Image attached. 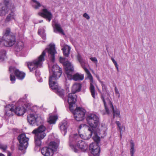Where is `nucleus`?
I'll return each instance as SVG.
<instances>
[{
	"label": "nucleus",
	"instance_id": "50",
	"mask_svg": "<svg viewBox=\"0 0 156 156\" xmlns=\"http://www.w3.org/2000/svg\"><path fill=\"white\" fill-rule=\"evenodd\" d=\"M43 20H41L40 21H39V23H41L43 22Z\"/></svg>",
	"mask_w": 156,
	"mask_h": 156
},
{
	"label": "nucleus",
	"instance_id": "40",
	"mask_svg": "<svg viewBox=\"0 0 156 156\" xmlns=\"http://www.w3.org/2000/svg\"><path fill=\"white\" fill-rule=\"evenodd\" d=\"M101 86L102 87V90H104L106 89V86L105 84H104L101 81Z\"/></svg>",
	"mask_w": 156,
	"mask_h": 156
},
{
	"label": "nucleus",
	"instance_id": "3",
	"mask_svg": "<svg viewBox=\"0 0 156 156\" xmlns=\"http://www.w3.org/2000/svg\"><path fill=\"white\" fill-rule=\"evenodd\" d=\"M86 119L87 124L90 126L88 131L89 136H92L93 130L98 128L100 124V119L98 116L94 113H89L87 115Z\"/></svg>",
	"mask_w": 156,
	"mask_h": 156
},
{
	"label": "nucleus",
	"instance_id": "9",
	"mask_svg": "<svg viewBox=\"0 0 156 156\" xmlns=\"http://www.w3.org/2000/svg\"><path fill=\"white\" fill-rule=\"evenodd\" d=\"M9 71L11 73L10 76V80L12 83H15L16 78L14 74L19 80H23L25 76V73L20 71L19 69L14 67L9 68Z\"/></svg>",
	"mask_w": 156,
	"mask_h": 156
},
{
	"label": "nucleus",
	"instance_id": "8",
	"mask_svg": "<svg viewBox=\"0 0 156 156\" xmlns=\"http://www.w3.org/2000/svg\"><path fill=\"white\" fill-rule=\"evenodd\" d=\"M101 98L103 102L106 111V113L107 114H109V109H110L113 112V117L114 119L115 118V116H118L119 118H121L119 110L116 108L115 109L112 103L108 99L105 100L104 97L102 96L101 97Z\"/></svg>",
	"mask_w": 156,
	"mask_h": 156
},
{
	"label": "nucleus",
	"instance_id": "18",
	"mask_svg": "<svg viewBox=\"0 0 156 156\" xmlns=\"http://www.w3.org/2000/svg\"><path fill=\"white\" fill-rule=\"evenodd\" d=\"M60 62L61 63H62L64 66L65 70V73H68V71L70 69L71 70H73V65L69 61H66L65 58H60Z\"/></svg>",
	"mask_w": 156,
	"mask_h": 156
},
{
	"label": "nucleus",
	"instance_id": "14",
	"mask_svg": "<svg viewBox=\"0 0 156 156\" xmlns=\"http://www.w3.org/2000/svg\"><path fill=\"white\" fill-rule=\"evenodd\" d=\"M49 84L50 88L52 90H55L58 95L63 99H64V90L58 87L57 82L56 81H54L51 83V84L50 83H49Z\"/></svg>",
	"mask_w": 156,
	"mask_h": 156
},
{
	"label": "nucleus",
	"instance_id": "16",
	"mask_svg": "<svg viewBox=\"0 0 156 156\" xmlns=\"http://www.w3.org/2000/svg\"><path fill=\"white\" fill-rule=\"evenodd\" d=\"M68 102L69 105V109L72 111L73 107L76 101L77 96L74 93H70L68 96Z\"/></svg>",
	"mask_w": 156,
	"mask_h": 156
},
{
	"label": "nucleus",
	"instance_id": "39",
	"mask_svg": "<svg viewBox=\"0 0 156 156\" xmlns=\"http://www.w3.org/2000/svg\"><path fill=\"white\" fill-rule=\"evenodd\" d=\"M90 59L93 62H95L96 63L98 62L97 59L95 57H91Z\"/></svg>",
	"mask_w": 156,
	"mask_h": 156
},
{
	"label": "nucleus",
	"instance_id": "4",
	"mask_svg": "<svg viewBox=\"0 0 156 156\" xmlns=\"http://www.w3.org/2000/svg\"><path fill=\"white\" fill-rule=\"evenodd\" d=\"M3 36L0 39L4 42V46L10 47L13 46L16 43V39L15 35L11 32V29L7 28L4 30L2 32Z\"/></svg>",
	"mask_w": 156,
	"mask_h": 156
},
{
	"label": "nucleus",
	"instance_id": "51",
	"mask_svg": "<svg viewBox=\"0 0 156 156\" xmlns=\"http://www.w3.org/2000/svg\"><path fill=\"white\" fill-rule=\"evenodd\" d=\"M38 34H39L40 33V32L39 30H38Z\"/></svg>",
	"mask_w": 156,
	"mask_h": 156
},
{
	"label": "nucleus",
	"instance_id": "35",
	"mask_svg": "<svg viewBox=\"0 0 156 156\" xmlns=\"http://www.w3.org/2000/svg\"><path fill=\"white\" fill-rule=\"evenodd\" d=\"M115 123L119 129L120 134V137L121 138L122 137V127L121 126V123L119 121H116L115 122Z\"/></svg>",
	"mask_w": 156,
	"mask_h": 156
},
{
	"label": "nucleus",
	"instance_id": "29",
	"mask_svg": "<svg viewBox=\"0 0 156 156\" xmlns=\"http://www.w3.org/2000/svg\"><path fill=\"white\" fill-rule=\"evenodd\" d=\"M57 118V116L56 115H49V118L48 119V122L51 124H55Z\"/></svg>",
	"mask_w": 156,
	"mask_h": 156
},
{
	"label": "nucleus",
	"instance_id": "33",
	"mask_svg": "<svg viewBox=\"0 0 156 156\" xmlns=\"http://www.w3.org/2000/svg\"><path fill=\"white\" fill-rule=\"evenodd\" d=\"M32 4L33 7L35 9H37L41 6V5L39 2L36 0H32Z\"/></svg>",
	"mask_w": 156,
	"mask_h": 156
},
{
	"label": "nucleus",
	"instance_id": "23",
	"mask_svg": "<svg viewBox=\"0 0 156 156\" xmlns=\"http://www.w3.org/2000/svg\"><path fill=\"white\" fill-rule=\"evenodd\" d=\"M52 25L54 28V31L56 33V31H57L63 35H64V31L62 29L61 25L55 22H52Z\"/></svg>",
	"mask_w": 156,
	"mask_h": 156
},
{
	"label": "nucleus",
	"instance_id": "10",
	"mask_svg": "<svg viewBox=\"0 0 156 156\" xmlns=\"http://www.w3.org/2000/svg\"><path fill=\"white\" fill-rule=\"evenodd\" d=\"M18 139L20 143L19 149L22 150L24 149H26L28 144L29 138L26 137L25 134H22L20 135L18 137Z\"/></svg>",
	"mask_w": 156,
	"mask_h": 156
},
{
	"label": "nucleus",
	"instance_id": "45",
	"mask_svg": "<svg viewBox=\"0 0 156 156\" xmlns=\"http://www.w3.org/2000/svg\"><path fill=\"white\" fill-rule=\"evenodd\" d=\"M84 124H81V125H80L79 126V128L80 129H81V127H82V126H84Z\"/></svg>",
	"mask_w": 156,
	"mask_h": 156
},
{
	"label": "nucleus",
	"instance_id": "42",
	"mask_svg": "<svg viewBox=\"0 0 156 156\" xmlns=\"http://www.w3.org/2000/svg\"><path fill=\"white\" fill-rule=\"evenodd\" d=\"M115 90L116 94H119V93L117 88L116 87L115 88Z\"/></svg>",
	"mask_w": 156,
	"mask_h": 156
},
{
	"label": "nucleus",
	"instance_id": "38",
	"mask_svg": "<svg viewBox=\"0 0 156 156\" xmlns=\"http://www.w3.org/2000/svg\"><path fill=\"white\" fill-rule=\"evenodd\" d=\"M83 17H84V18H86V19L87 20H89L90 18V16L87 13H84L83 14Z\"/></svg>",
	"mask_w": 156,
	"mask_h": 156
},
{
	"label": "nucleus",
	"instance_id": "53",
	"mask_svg": "<svg viewBox=\"0 0 156 156\" xmlns=\"http://www.w3.org/2000/svg\"><path fill=\"white\" fill-rule=\"evenodd\" d=\"M43 107V105H42V106H41V107Z\"/></svg>",
	"mask_w": 156,
	"mask_h": 156
},
{
	"label": "nucleus",
	"instance_id": "41",
	"mask_svg": "<svg viewBox=\"0 0 156 156\" xmlns=\"http://www.w3.org/2000/svg\"><path fill=\"white\" fill-rule=\"evenodd\" d=\"M111 59L112 60V61L113 63L114 64V65L115 66L117 65V63L116 62L114 58H111Z\"/></svg>",
	"mask_w": 156,
	"mask_h": 156
},
{
	"label": "nucleus",
	"instance_id": "52",
	"mask_svg": "<svg viewBox=\"0 0 156 156\" xmlns=\"http://www.w3.org/2000/svg\"><path fill=\"white\" fill-rule=\"evenodd\" d=\"M2 42V41H1L0 40V44H1Z\"/></svg>",
	"mask_w": 156,
	"mask_h": 156
},
{
	"label": "nucleus",
	"instance_id": "21",
	"mask_svg": "<svg viewBox=\"0 0 156 156\" xmlns=\"http://www.w3.org/2000/svg\"><path fill=\"white\" fill-rule=\"evenodd\" d=\"M60 129L62 133L65 136L67 133V129L68 127L67 122L65 119L62 121L60 124Z\"/></svg>",
	"mask_w": 156,
	"mask_h": 156
},
{
	"label": "nucleus",
	"instance_id": "44",
	"mask_svg": "<svg viewBox=\"0 0 156 156\" xmlns=\"http://www.w3.org/2000/svg\"><path fill=\"white\" fill-rule=\"evenodd\" d=\"M115 67H116V68L117 69V71L119 72V69L118 64H117V65H115Z\"/></svg>",
	"mask_w": 156,
	"mask_h": 156
},
{
	"label": "nucleus",
	"instance_id": "25",
	"mask_svg": "<svg viewBox=\"0 0 156 156\" xmlns=\"http://www.w3.org/2000/svg\"><path fill=\"white\" fill-rule=\"evenodd\" d=\"M4 6L0 9V16H1L5 15L8 11L7 5L9 4V1L4 0Z\"/></svg>",
	"mask_w": 156,
	"mask_h": 156
},
{
	"label": "nucleus",
	"instance_id": "7",
	"mask_svg": "<svg viewBox=\"0 0 156 156\" xmlns=\"http://www.w3.org/2000/svg\"><path fill=\"white\" fill-rule=\"evenodd\" d=\"M59 145V143L51 142L48 147H44L41 149V153L44 156H52L57 151Z\"/></svg>",
	"mask_w": 156,
	"mask_h": 156
},
{
	"label": "nucleus",
	"instance_id": "24",
	"mask_svg": "<svg viewBox=\"0 0 156 156\" xmlns=\"http://www.w3.org/2000/svg\"><path fill=\"white\" fill-rule=\"evenodd\" d=\"M15 109V113L18 116L23 115L26 112V109L23 106H18L16 107Z\"/></svg>",
	"mask_w": 156,
	"mask_h": 156
},
{
	"label": "nucleus",
	"instance_id": "26",
	"mask_svg": "<svg viewBox=\"0 0 156 156\" xmlns=\"http://www.w3.org/2000/svg\"><path fill=\"white\" fill-rule=\"evenodd\" d=\"M81 84L78 83H75L73 86L72 88V93H74L80 92L81 88Z\"/></svg>",
	"mask_w": 156,
	"mask_h": 156
},
{
	"label": "nucleus",
	"instance_id": "12",
	"mask_svg": "<svg viewBox=\"0 0 156 156\" xmlns=\"http://www.w3.org/2000/svg\"><path fill=\"white\" fill-rule=\"evenodd\" d=\"M74 70V69L73 66V70H71L70 69L68 71V73H66L68 79L69 80L73 79L76 81L83 80L84 78V76L83 75L80 74L79 73H77L73 75Z\"/></svg>",
	"mask_w": 156,
	"mask_h": 156
},
{
	"label": "nucleus",
	"instance_id": "13",
	"mask_svg": "<svg viewBox=\"0 0 156 156\" xmlns=\"http://www.w3.org/2000/svg\"><path fill=\"white\" fill-rule=\"evenodd\" d=\"M71 111L74 114V118L77 121H80L84 119L85 115V111L82 110L80 108H76V109Z\"/></svg>",
	"mask_w": 156,
	"mask_h": 156
},
{
	"label": "nucleus",
	"instance_id": "11",
	"mask_svg": "<svg viewBox=\"0 0 156 156\" xmlns=\"http://www.w3.org/2000/svg\"><path fill=\"white\" fill-rule=\"evenodd\" d=\"M46 129V127L43 125H41L37 128L34 129L32 132L34 134L35 136L41 140H42L46 136L44 131Z\"/></svg>",
	"mask_w": 156,
	"mask_h": 156
},
{
	"label": "nucleus",
	"instance_id": "32",
	"mask_svg": "<svg viewBox=\"0 0 156 156\" xmlns=\"http://www.w3.org/2000/svg\"><path fill=\"white\" fill-rule=\"evenodd\" d=\"M130 154L131 156H135L134 155V153L135 151V150L134 149V144L133 142V141H131L130 142Z\"/></svg>",
	"mask_w": 156,
	"mask_h": 156
},
{
	"label": "nucleus",
	"instance_id": "30",
	"mask_svg": "<svg viewBox=\"0 0 156 156\" xmlns=\"http://www.w3.org/2000/svg\"><path fill=\"white\" fill-rule=\"evenodd\" d=\"M62 49V50L64 55L66 57L68 56L70 50V47L68 46H65Z\"/></svg>",
	"mask_w": 156,
	"mask_h": 156
},
{
	"label": "nucleus",
	"instance_id": "27",
	"mask_svg": "<svg viewBox=\"0 0 156 156\" xmlns=\"http://www.w3.org/2000/svg\"><path fill=\"white\" fill-rule=\"evenodd\" d=\"M6 51L4 49L0 50V62H4L7 58Z\"/></svg>",
	"mask_w": 156,
	"mask_h": 156
},
{
	"label": "nucleus",
	"instance_id": "28",
	"mask_svg": "<svg viewBox=\"0 0 156 156\" xmlns=\"http://www.w3.org/2000/svg\"><path fill=\"white\" fill-rule=\"evenodd\" d=\"M24 44L23 42H19L15 47V50L17 52H22L24 48Z\"/></svg>",
	"mask_w": 156,
	"mask_h": 156
},
{
	"label": "nucleus",
	"instance_id": "1",
	"mask_svg": "<svg viewBox=\"0 0 156 156\" xmlns=\"http://www.w3.org/2000/svg\"><path fill=\"white\" fill-rule=\"evenodd\" d=\"M46 52H48L49 56L50 55V60L52 62L55 61V55L56 52L54 44H50L48 47L46 48L42 52V54L37 59L32 62H29L27 63L28 66L30 71L35 70L37 68L42 67L43 62L44 60V57Z\"/></svg>",
	"mask_w": 156,
	"mask_h": 156
},
{
	"label": "nucleus",
	"instance_id": "31",
	"mask_svg": "<svg viewBox=\"0 0 156 156\" xmlns=\"http://www.w3.org/2000/svg\"><path fill=\"white\" fill-rule=\"evenodd\" d=\"M14 13L12 11L7 16L5 22V23H7L9 22L11 20L14 19Z\"/></svg>",
	"mask_w": 156,
	"mask_h": 156
},
{
	"label": "nucleus",
	"instance_id": "36",
	"mask_svg": "<svg viewBox=\"0 0 156 156\" xmlns=\"http://www.w3.org/2000/svg\"><path fill=\"white\" fill-rule=\"evenodd\" d=\"M7 146L5 144H0V149L5 151L6 150Z\"/></svg>",
	"mask_w": 156,
	"mask_h": 156
},
{
	"label": "nucleus",
	"instance_id": "47",
	"mask_svg": "<svg viewBox=\"0 0 156 156\" xmlns=\"http://www.w3.org/2000/svg\"><path fill=\"white\" fill-rule=\"evenodd\" d=\"M116 95L117 96L118 98H119L120 97V94L119 93V94H117Z\"/></svg>",
	"mask_w": 156,
	"mask_h": 156
},
{
	"label": "nucleus",
	"instance_id": "15",
	"mask_svg": "<svg viewBox=\"0 0 156 156\" xmlns=\"http://www.w3.org/2000/svg\"><path fill=\"white\" fill-rule=\"evenodd\" d=\"M40 119V118L35 114H30L27 115V121L30 125L33 126L37 125Z\"/></svg>",
	"mask_w": 156,
	"mask_h": 156
},
{
	"label": "nucleus",
	"instance_id": "2",
	"mask_svg": "<svg viewBox=\"0 0 156 156\" xmlns=\"http://www.w3.org/2000/svg\"><path fill=\"white\" fill-rule=\"evenodd\" d=\"M69 145L75 152L78 153L80 151L85 152L88 149V146L78 134H71L69 136Z\"/></svg>",
	"mask_w": 156,
	"mask_h": 156
},
{
	"label": "nucleus",
	"instance_id": "22",
	"mask_svg": "<svg viewBox=\"0 0 156 156\" xmlns=\"http://www.w3.org/2000/svg\"><path fill=\"white\" fill-rule=\"evenodd\" d=\"M15 113V109H13L12 105H8L5 107V114L8 116H11Z\"/></svg>",
	"mask_w": 156,
	"mask_h": 156
},
{
	"label": "nucleus",
	"instance_id": "5",
	"mask_svg": "<svg viewBox=\"0 0 156 156\" xmlns=\"http://www.w3.org/2000/svg\"><path fill=\"white\" fill-rule=\"evenodd\" d=\"M77 60L81 65L82 67L84 69L85 72L87 75L88 78L90 80V90L92 97L95 99V90L94 86V85L93 77L89 70L85 67V63L82 58L81 55L78 53L77 55Z\"/></svg>",
	"mask_w": 156,
	"mask_h": 156
},
{
	"label": "nucleus",
	"instance_id": "19",
	"mask_svg": "<svg viewBox=\"0 0 156 156\" xmlns=\"http://www.w3.org/2000/svg\"><path fill=\"white\" fill-rule=\"evenodd\" d=\"M39 14L46 18L49 22L52 18L51 13L46 9H43L42 12H39Z\"/></svg>",
	"mask_w": 156,
	"mask_h": 156
},
{
	"label": "nucleus",
	"instance_id": "17",
	"mask_svg": "<svg viewBox=\"0 0 156 156\" xmlns=\"http://www.w3.org/2000/svg\"><path fill=\"white\" fill-rule=\"evenodd\" d=\"M90 149L91 153L94 156H99L100 152L99 145L95 144H91L90 145Z\"/></svg>",
	"mask_w": 156,
	"mask_h": 156
},
{
	"label": "nucleus",
	"instance_id": "46",
	"mask_svg": "<svg viewBox=\"0 0 156 156\" xmlns=\"http://www.w3.org/2000/svg\"><path fill=\"white\" fill-rule=\"evenodd\" d=\"M38 81L40 82H41L42 81V78H41L39 80H38Z\"/></svg>",
	"mask_w": 156,
	"mask_h": 156
},
{
	"label": "nucleus",
	"instance_id": "48",
	"mask_svg": "<svg viewBox=\"0 0 156 156\" xmlns=\"http://www.w3.org/2000/svg\"><path fill=\"white\" fill-rule=\"evenodd\" d=\"M0 156H5V155L2 153H0Z\"/></svg>",
	"mask_w": 156,
	"mask_h": 156
},
{
	"label": "nucleus",
	"instance_id": "6",
	"mask_svg": "<svg viewBox=\"0 0 156 156\" xmlns=\"http://www.w3.org/2000/svg\"><path fill=\"white\" fill-rule=\"evenodd\" d=\"M48 67L50 70V76L49 77V83L54 81H56L61 76L62 71V69L57 64H54L51 67L49 65Z\"/></svg>",
	"mask_w": 156,
	"mask_h": 156
},
{
	"label": "nucleus",
	"instance_id": "20",
	"mask_svg": "<svg viewBox=\"0 0 156 156\" xmlns=\"http://www.w3.org/2000/svg\"><path fill=\"white\" fill-rule=\"evenodd\" d=\"M100 131V129L98 128L94 130H93L92 135L93 134L94 135L93 139L95 143H93L92 144H95L99 145V143L100 140V137L98 136V134L99 133Z\"/></svg>",
	"mask_w": 156,
	"mask_h": 156
},
{
	"label": "nucleus",
	"instance_id": "43",
	"mask_svg": "<svg viewBox=\"0 0 156 156\" xmlns=\"http://www.w3.org/2000/svg\"><path fill=\"white\" fill-rule=\"evenodd\" d=\"M41 36L43 39L44 40H45L46 39V35L44 34H42L41 35Z\"/></svg>",
	"mask_w": 156,
	"mask_h": 156
},
{
	"label": "nucleus",
	"instance_id": "49",
	"mask_svg": "<svg viewBox=\"0 0 156 156\" xmlns=\"http://www.w3.org/2000/svg\"><path fill=\"white\" fill-rule=\"evenodd\" d=\"M8 156H11V154L10 153H9L8 154Z\"/></svg>",
	"mask_w": 156,
	"mask_h": 156
},
{
	"label": "nucleus",
	"instance_id": "37",
	"mask_svg": "<svg viewBox=\"0 0 156 156\" xmlns=\"http://www.w3.org/2000/svg\"><path fill=\"white\" fill-rule=\"evenodd\" d=\"M35 74L37 78L38 77H39L40 75V73L39 71L38 70H36L35 72Z\"/></svg>",
	"mask_w": 156,
	"mask_h": 156
},
{
	"label": "nucleus",
	"instance_id": "34",
	"mask_svg": "<svg viewBox=\"0 0 156 156\" xmlns=\"http://www.w3.org/2000/svg\"><path fill=\"white\" fill-rule=\"evenodd\" d=\"M35 143L36 146H40L41 144V140L36 137H34Z\"/></svg>",
	"mask_w": 156,
	"mask_h": 156
}]
</instances>
